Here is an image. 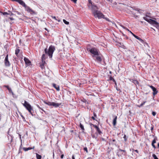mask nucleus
<instances>
[{"instance_id":"f257e3e1","label":"nucleus","mask_w":159,"mask_h":159,"mask_svg":"<svg viewBox=\"0 0 159 159\" xmlns=\"http://www.w3.org/2000/svg\"><path fill=\"white\" fill-rule=\"evenodd\" d=\"M55 50V47L53 45H50L48 50L47 48L45 49L44 52L45 54H48L49 58H51L52 56V54Z\"/></svg>"},{"instance_id":"f03ea898","label":"nucleus","mask_w":159,"mask_h":159,"mask_svg":"<svg viewBox=\"0 0 159 159\" xmlns=\"http://www.w3.org/2000/svg\"><path fill=\"white\" fill-rule=\"evenodd\" d=\"M23 105L29 111V112L33 116V115L32 112V111H33V109L31 105L27 101H25L24 103L23 104Z\"/></svg>"},{"instance_id":"7ed1b4c3","label":"nucleus","mask_w":159,"mask_h":159,"mask_svg":"<svg viewBox=\"0 0 159 159\" xmlns=\"http://www.w3.org/2000/svg\"><path fill=\"white\" fill-rule=\"evenodd\" d=\"M88 51H89L90 52L92 53V56L94 57L95 56L99 55V53L98 51L95 48H92L91 49H88Z\"/></svg>"},{"instance_id":"20e7f679","label":"nucleus","mask_w":159,"mask_h":159,"mask_svg":"<svg viewBox=\"0 0 159 159\" xmlns=\"http://www.w3.org/2000/svg\"><path fill=\"white\" fill-rule=\"evenodd\" d=\"M93 15L96 18L98 17V19H100L101 18H104V15L99 11L95 12Z\"/></svg>"},{"instance_id":"39448f33","label":"nucleus","mask_w":159,"mask_h":159,"mask_svg":"<svg viewBox=\"0 0 159 159\" xmlns=\"http://www.w3.org/2000/svg\"><path fill=\"white\" fill-rule=\"evenodd\" d=\"M25 10L30 14H35V13L33 10H32L30 7L27 5L25 7Z\"/></svg>"},{"instance_id":"423d86ee","label":"nucleus","mask_w":159,"mask_h":159,"mask_svg":"<svg viewBox=\"0 0 159 159\" xmlns=\"http://www.w3.org/2000/svg\"><path fill=\"white\" fill-rule=\"evenodd\" d=\"M91 10L92 11V12L93 14H94L95 12H97L98 11V10H97L98 9V7L93 4L91 6Z\"/></svg>"},{"instance_id":"0eeeda50","label":"nucleus","mask_w":159,"mask_h":159,"mask_svg":"<svg viewBox=\"0 0 159 159\" xmlns=\"http://www.w3.org/2000/svg\"><path fill=\"white\" fill-rule=\"evenodd\" d=\"M148 85L152 89L153 91V96H155L158 93V91L155 87L152 85Z\"/></svg>"},{"instance_id":"6e6552de","label":"nucleus","mask_w":159,"mask_h":159,"mask_svg":"<svg viewBox=\"0 0 159 159\" xmlns=\"http://www.w3.org/2000/svg\"><path fill=\"white\" fill-rule=\"evenodd\" d=\"M152 24L154 25V26L159 30V23L155 20H151Z\"/></svg>"},{"instance_id":"1a4fd4ad","label":"nucleus","mask_w":159,"mask_h":159,"mask_svg":"<svg viewBox=\"0 0 159 159\" xmlns=\"http://www.w3.org/2000/svg\"><path fill=\"white\" fill-rule=\"evenodd\" d=\"M5 64L7 66H10V62L8 60V55H7L5 59Z\"/></svg>"},{"instance_id":"9d476101","label":"nucleus","mask_w":159,"mask_h":159,"mask_svg":"<svg viewBox=\"0 0 159 159\" xmlns=\"http://www.w3.org/2000/svg\"><path fill=\"white\" fill-rule=\"evenodd\" d=\"M93 59L98 62H101L102 60L101 57L98 55L94 56Z\"/></svg>"},{"instance_id":"9b49d317","label":"nucleus","mask_w":159,"mask_h":159,"mask_svg":"<svg viewBox=\"0 0 159 159\" xmlns=\"http://www.w3.org/2000/svg\"><path fill=\"white\" fill-rule=\"evenodd\" d=\"M16 2H18L20 4L24 7L26 6L25 3L22 0H16Z\"/></svg>"},{"instance_id":"f8f14e48","label":"nucleus","mask_w":159,"mask_h":159,"mask_svg":"<svg viewBox=\"0 0 159 159\" xmlns=\"http://www.w3.org/2000/svg\"><path fill=\"white\" fill-rule=\"evenodd\" d=\"M16 2H18L20 4L24 7L26 6L25 3L22 0H16Z\"/></svg>"},{"instance_id":"ddd939ff","label":"nucleus","mask_w":159,"mask_h":159,"mask_svg":"<svg viewBox=\"0 0 159 159\" xmlns=\"http://www.w3.org/2000/svg\"><path fill=\"white\" fill-rule=\"evenodd\" d=\"M24 61L26 64L28 65H29L31 63L29 59L25 57L24 58Z\"/></svg>"},{"instance_id":"4468645a","label":"nucleus","mask_w":159,"mask_h":159,"mask_svg":"<svg viewBox=\"0 0 159 159\" xmlns=\"http://www.w3.org/2000/svg\"><path fill=\"white\" fill-rule=\"evenodd\" d=\"M53 86L57 90V91L60 90L59 86L53 83L52 84Z\"/></svg>"},{"instance_id":"2eb2a0df","label":"nucleus","mask_w":159,"mask_h":159,"mask_svg":"<svg viewBox=\"0 0 159 159\" xmlns=\"http://www.w3.org/2000/svg\"><path fill=\"white\" fill-rule=\"evenodd\" d=\"M60 104L58 103H56L54 102H52V106L57 107L60 105Z\"/></svg>"},{"instance_id":"dca6fc26","label":"nucleus","mask_w":159,"mask_h":159,"mask_svg":"<svg viewBox=\"0 0 159 159\" xmlns=\"http://www.w3.org/2000/svg\"><path fill=\"white\" fill-rule=\"evenodd\" d=\"M4 87L6 88L9 91V92L10 93H11L13 95V93L12 92L11 89V88H9L8 86V85H5Z\"/></svg>"},{"instance_id":"f3484780","label":"nucleus","mask_w":159,"mask_h":159,"mask_svg":"<svg viewBox=\"0 0 159 159\" xmlns=\"http://www.w3.org/2000/svg\"><path fill=\"white\" fill-rule=\"evenodd\" d=\"M34 146L33 148L29 147L28 148H26L24 147V148H23V149L24 151H26L29 150L31 149H34Z\"/></svg>"},{"instance_id":"a211bd4d","label":"nucleus","mask_w":159,"mask_h":159,"mask_svg":"<svg viewBox=\"0 0 159 159\" xmlns=\"http://www.w3.org/2000/svg\"><path fill=\"white\" fill-rule=\"evenodd\" d=\"M117 118V116H116L113 120V124L114 126H115L116 124Z\"/></svg>"},{"instance_id":"6ab92c4d","label":"nucleus","mask_w":159,"mask_h":159,"mask_svg":"<svg viewBox=\"0 0 159 159\" xmlns=\"http://www.w3.org/2000/svg\"><path fill=\"white\" fill-rule=\"evenodd\" d=\"M143 18L145 20L147 21L148 22L150 23L151 24H152V21L151 20H153L151 19H148L146 17H144Z\"/></svg>"},{"instance_id":"aec40b11","label":"nucleus","mask_w":159,"mask_h":159,"mask_svg":"<svg viewBox=\"0 0 159 159\" xmlns=\"http://www.w3.org/2000/svg\"><path fill=\"white\" fill-rule=\"evenodd\" d=\"M43 102L45 104H47L49 106H52V102H46V101H43Z\"/></svg>"},{"instance_id":"412c9836","label":"nucleus","mask_w":159,"mask_h":159,"mask_svg":"<svg viewBox=\"0 0 159 159\" xmlns=\"http://www.w3.org/2000/svg\"><path fill=\"white\" fill-rule=\"evenodd\" d=\"M20 49L18 48H16L15 50V54L17 56V55L20 52Z\"/></svg>"},{"instance_id":"4be33fe9","label":"nucleus","mask_w":159,"mask_h":159,"mask_svg":"<svg viewBox=\"0 0 159 159\" xmlns=\"http://www.w3.org/2000/svg\"><path fill=\"white\" fill-rule=\"evenodd\" d=\"M132 82L135 84H138L139 83L138 81L136 80H133Z\"/></svg>"},{"instance_id":"5701e85b","label":"nucleus","mask_w":159,"mask_h":159,"mask_svg":"<svg viewBox=\"0 0 159 159\" xmlns=\"http://www.w3.org/2000/svg\"><path fill=\"white\" fill-rule=\"evenodd\" d=\"M135 38L137 39L140 40L141 42H143V40L142 39L137 36H135Z\"/></svg>"},{"instance_id":"b1692460","label":"nucleus","mask_w":159,"mask_h":159,"mask_svg":"<svg viewBox=\"0 0 159 159\" xmlns=\"http://www.w3.org/2000/svg\"><path fill=\"white\" fill-rule=\"evenodd\" d=\"M36 158L37 159H41V155L38 154L37 153H36Z\"/></svg>"},{"instance_id":"393cba45","label":"nucleus","mask_w":159,"mask_h":159,"mask_svg":"<svg viewBox=\"0 0 159 159\" xmlns=\"http://www.w3.org/2000/svg\"><path fill=\"white\" fill-rule=\"evenodd\" d=\"M80 126L81 129H82V130L84 131V126L81 123H80Z\"/></svg>"},{"instance_id":"a878e982","label":"nucleus","mask_w":159,"mask_h":159,"mask_svg":"<svg viewBox=\"0 0 159 159\" xmlns=\"http://www.w3.org/2000/svg\"><path fill=\"white\" fill-rule=\"evenodd\" d=\"M109 80H112L113 82H115V84L116 85V83L115 80L111 76L110 77Z\"/></svg>"},{"instance_id":"bb28decb","label":"nucleus","mask_w":159,"mask_h":159,"mask_svg":"<svg viewBox=\"0 0 159 159\" xmlns=\"http://www.w3.org/2000/svg\"><path fill=\"white\" fill-rule=\"evenodd\" d=\"M3 14L4 15H10V16H12L14 15V14L12 13H11V14H10V13H8L7 12H4L3 13Z\"/></svg>"},{"instance_id":"cd10ccee","label":"nucleus","mask_w":159,"mask_h":159,"mask_svg":"<svg viewBox=\"0 0 159 159\" xmlns=\"http://www.w3.org/2000/svg\"><path fill=\"white\" fill-rule=\"evenodd\" d=\"M97 132H98V134H101L102 133V132L101 131V130H100V129L99 128V127H98L97 129Z\"/></svg>"},{"instance_id":"c85d7f7f","label":"nucleus","mask_w":159,"mask_h":159,"mask_svg":"<svg viewBox=\"0 0 159 159\" xmlns=\"http://www.w3.org/2000/svg\"><path fill=\"white\" fill-rule=\"evenodd\" d=\"M52 18H53V19H55L56 20H57L58 21V22H60V21H61V20H60V19H57L56 18V17L55 16H52Z\"/></svg>"},{"instance_id":"c756f323","label":"nucleus","mask_w":159,"mask_h":159,"mask_svg":"<svg viewBox=\"0 0 159 159\" xmlns=\"http://www.w3.org/2000/svg\"><path fill=\"white\" fill-rule=\"evenodd\" d=\"M45 55L43 54L42 57V60H45Z\"/></svg>"},{"instance_id":"7c9ffc66","label":"nucleus","mask_w":159,"mask_h":159,"mask_svg":"<svg viewBox=\"0 0 159 159\" xmlns=\"http://www.w3.org/2000/svg\"><path fill=\"white\" fill-rule=\"evenodd\" d=\"M63 21L64 22V23L66 24V25H68L69 24V22L68 21H66L65 20H63Z\"/></svg>"},{"instance_id":"2f4dec72","label":"nucleus","mask_w":159,"mask_h":159,"mask_svg":"<svg viewBox=\"0 0 159 159\" xmlns=\"http://www.w3.org/2000/svg\"><path fill=\"white\" fill-rule=\"evenodd\" d=\"M146 101H144V102H143V103H141L140 105L138 106V107H142L143 105H144L145 104V103H146Z\"/></svg>"},{"instance_id":"473e14b6","label":"nucleus","mask_w":159,"mask_h":159,"mask_svg":"<svg viewBox=\"0 0 159 159\" xmlns=\"http://www.w3.org/2000/svg\"><path fill=\"white\" fill-rule=\"evenodd\" d=\"M152 157L154 158V159H158L156 155L155 154H153L152 155Z\"/></svg>"},{"instance_id":"72a5a7b5","label":"nucleus","mask_w":159,"mask_h":159,"mask_svg":"<svg viewBox=\"0 0 159 159\" xmlns=\"http://www.w3.org/2000/svg\"><path fill=\"white\" fill-rule=\"evenodd\" d=\"M91 125H93V127H94L95 129H97L98 127V126H97L96 125L93 124H91Z\"/></svg>"},{"instance_id":"f704fd0d","label":"nucleus","mask_w":159,"mask_h":159,"mask_svg":"<svg viewBox=\"0 0 159 159\" xmlns=\"http://www.w3.org/2000/svg\"><path fill=\"white\" fill-rule=\"evenodd\" d=\"M84 151H85L87 153H88V150H87V147H85L84 148Z\"/></svg>"},{"instance_id":"c9c22d12","label":"nucleus","mask_w":159,"mask_h":159,"mask_svg":"<svg viewBox=\"0 0 159 159\" xmlns=\"http://www.w3.org/2000/svg\"><path fill=\"white\" fill-rule=\"evenodd\" d=\"M45 60H42V63L41 65H43V66H44V65L45 63Z\"/></svg>"},{"instance_id":"e433bc0d","label":"nucleus","mask_w":159,"mask_h":159,"mask_svg":"<svg viewBox=\"0 0 159 159\" xmlns=\"http://www.w3.org/2000/svg\"><path fill=\"white\" fill-rule=\"evenodd\" d=\"M152 114L153 116H155L156 114V112L155 111H152Z\"/></svg>"},{"instance_id":"4c0bfd02","label":"nucleus","mask_w":159,"mask_h":159,"mask_svg":"<svg viewBox=\"0 0 159 159\" xmlns=\"http://www.w3.org/2000/svg\"><path fill=\"white\" fill-rule=\"evenodd\" d=\"M156 143V139H154L152 141V143H153L154 144Z\"/></svg>"},{"instance_id":"58836bf2","label":"nucleus","mask_w":159,"mask_h":159,"mask_svg":"<svg viewBox=\"0 0 159 159\" xmlns=\"http://www.w3.org/2000/svg\"><path fill=\"white\" fill-rule=\"evenodd\" d=\"M88 1H89V4H91V6H92V5H93V4H92V2L91 0H89Z\"/></svg>"},{"instance_id":"ea45409f","label":"nucleus","mask_w":159,"mask_h":159,"mask_svg":"<svg viewBox=\"0 0 159 159\" xmlns=\"http://www.w3.org/2000/svg\"><path fill=\"white\" fill-rule=\"evenodd\" d=\"M38 107L41 110L43 111L44 112H45V111L43 109L41 108L39 105H37Z\"/></svg>"},{"instance_id":"a19ab883","label":"nucleus","mask_w":159,"mask_h":159,"mask_svg":"<svg viewBox=\"0 0 159 159\" xmlns=\"http://www.w3.org/2000/svg\"><path fill=\"white\" fill-rule=\"evenodd\" d=\"M152 147L154 148V149H155L156 148V147L155 146V145L153 143H152Z\"/></svg>"},{"instance_id":"79ce46f5","label":"nucleus","mask_w":159,"mask_h":159,"mask_svg":"<svg viewBox=\"0 0 159 159\" xmlns=\"http://www.w3.org/2000/svg\"><path fill=\"white\" fill-rule=\"evenodd\" d=\"M123 138L126 141V135H124Z\"/></svg>"},{"instance_id":"37998d69","label":"nucleus","mask_w":159,"mask_h":159,"mask_svg":"<svg viewBox=\"0 0 159 159\" xmlns=\"http://www.w3.org/2000/svg\"><path fill=\"white\" fill-rule=\"evenodd\" d=\"M136 10V11H137L139 13H140V14H141V13L142 12L141 11H139V10H138V9H137Z\"/></svg>"},{"instance_id":"c03bdc74","label":"nucleus","mask_w":159,"mask_h":159,"mask_svg":"<svg viewBox=\"0 0 159 159\" xmlns=\"http://www.w3.org/2000/svg\"><path fill=\"white\" fill-rule=\"evenodd\" d=\"M119 150L121 152H125V150H122V149H119Z\"/></svg>"},{"instance_id":"a18cd8bd","label":"nucleus","mask_w":159,"mask_h":159,"mask_svg":"<svg viewBox=\"0 0 159 159\" xmlns=\"http://www.w3.org/2000/svg\"><path fill=\"white\" fill-rule=\"evenodd\" d=\"M71 1L74 2L75 3H76V2L77 1V0H71Z\"/></svg>"},{"instance_id":"49530a36","label":"nucleus","mask_w":159,"mask_h":159,"mask_svg":"<svg viewBox=\"0 0 159 159\" xmlns=\"http://www.w3.org/2000/svg\"><path fill=\"white\" fill-rule=\"evenodd\" d=\"M15 12H16V13L18 15H20V13L19 12H18V11H16Z\"/></svg>"},{"instance_id":"de8ad7c7","label":"nucleus","mask_w":159,"mask_h":159,"mask_svg":"<svg viewBox=\"0 0 159 159\" xmlns=\"http://www.w3.org/2000/svg\"><path fill=\"white\" fill-rule=\"evenodd\" d=\"M63 157H64V155L62 154L61 156V159H62L63 158Z\"/></svg>"},{"instance_id":"09e8293b","label":"nucleus","mask_w":159,"mask_h":159,"mask_svg":"<svg viewBox=\"0 0 159 159\" xmlns=\"http://www.w3.org/2000/svg\"><path fill=\"white\" fill-rule=\"evenodd\" d=\"M40 66L42 69H43L44 68V66H43V65H41Z\"/></svg>"},{"instance_id":"8fccbe9b","label":"nucleus","mask_w":159,"mask_h":159,"mask_svg":"<svg viewBox=\"0 0 159 159\" xmlns=\"http://www.w3.org/2000/svg\"><path fill=\"white\" fill-rule=\"evenodd\" d=\"M20 116L23 120L25 119V118H24V117L21 114L20 115Z\"/></svg>"},{"instance_id":"3c124183","label":"nucleus","mask_w":159,"mask_h":159,"mask_svg":"<svg viewBox=\"0 0 159 159\" xmlns=\"http://www.w3.org/2000/svg\"><path fill=\"white\" fill-rule=\"evenodd\" d=\"M93 115H94V116H95V117L97 116L96 114L94 112L93 113Z\"/></svg>"},{"instance_id":"603ef678","label":"nucleus","mask_w":159,"mask_h":159,"mask_svg":"<svg viewBox=\"0 0 159 159\" xmlns=\"http://www.w3.org/2000/svg\"><path fill=\"white\" fill-rule=\"evenodd\" d=\"M121 27H122L123 28H124V29H125L126 27H125L124 26H123V25H121Z\"/></svg>"},{"instance_id":"864d4df0","label":"nucleus","mask_w":159,"mask_h":159,"mask_svg":"<svg viewBox=\"0 0 159 159\" xmlns=\"http://www.w3.org/2000/svg\"><path fill=\"white\" fill-rule=\"evenodd\" d=\"M134 151H135V152H136L137 153H139V152H138V150H134Z\"/></svg>"},{"instance_id":"5fc2aeb1","label":"nucleus","mask_w":159,"mask_h":159,"mask_svg":"<svg viewBox=\"0 0 159 159\" xmlns=\"http://www.w3.org/2000/svg\"><path fill=\"white\" fill-rule=\"evenodd\" d=\"M72 159H75V157L74 155H73L72 156Z\"/></svg>"},{"instance_id":"6e6d98bb","label":"nucleus","mask_w":159,"mask_h":159,"mask_svg":"<svg viewBox=\"0 0 159 159\" xmlns=\"http://www.w3.org/2000/svg\"><path fill=\"white\" fill-rule=\"evenodd\" d=\"M10 20H14V19H13V18H12V17H10Z\"/></svg>"},{"instance_id":"4d7b16f0","label":"nucleus","mask_w":159,"mask_h":159,"mask_svg":"<svg viewBox=\"0 0 159 159\" xmlns=\"http://www.w3.org/2000/svg\"><path fill=\"white\" fill-rule=\"evenodd\" d=\"M8 13H10V14H11V13H12L10 11H8Z\"/></svg>"},{"instance_id":"13d9d810","label":"nucleus","mask_w":159,"mask_h":159,"mask_svg":"<svg viewBox=\"0 0 159 159\" xmlns=\"http://www.w3.org/2000/svg\"><path fill=\"white\" fill-rule=\"evenodd\" d=\"M92 118L93 120H95V118L93 116H92Z\"/></svg>"},{"instance_id":"bf43d9fd","label":"nucleus","mask_w":159,"mask_h":159,"mask_svg":"<svg viewBox=\"0 0 159 159\" xmlns=\"http://www.w3.org/2000/svg\"><path fill=\"white\" fill-rule=\"evenodd\" d=\"M105 18V19H106L107 20V21H109V19H108V18Z\"/></svg>"},{"instance_id":"052dcab7","label":"nucleus","mask_w":159,"mask_h":159,"mask_svg":"<svg viewBox=\"0 0 159 159\" xmlns=\"http://www.w3.org/2000/svg\"><path fill=\"white\" fill-rule=\"evenodd\" d=\"M135 37V36H136V35H135L133 33L132 34Z\"/></svg>"},{"instance_id":"680f3d73","label":"nucleus","mask_w":159,"mask_h":159,"mask_svg":"<svg viewBox=\"0 0 159 159\" xmlns=\"http://www.w3.org/2000/svg\"><path fill=\"white\" fill-rule=\"evenodd\" d=\"M108 1H110L111 2L112 1V0H107Z\"/></svg>"},{"instance_id":"e2e57ef3","label":"nucleus","mask_w":159,"mask_h":159,"mask_svg":"<svg viewBox=\"0 0 159 159\" xmlns=\"http://www.w3.org/2000/svg\"><path fill=\"white\" fill-rule=\"evenodd\" d=\"M125 29L126 30H128V31H130V30H129L128 29L126 28H125Z\"/></svg>"},{"instance_id":"0e129e2a","label":"nucleus","mask_w":159,"mask_h":159,"mask_svg":"<svg viewBox=\"0 0 159 159\" xmlns=\"http://www.w3.org/2000/svg\"><path fill=\"white\" fill-rule=\"evenodd\" d=\"M112 141L113 142H115V141H116V140L115 139H113L112 140Z\"/></svg>"},{"instance_id":"69168bd1","label":"nucleus","mask_w":159,"mask_h":159,"mask_svg":"<svg viewBox=\"0 0 159 159\" xmlns=\"http://www.w3.org/2000/svg\"><path fill=\"white\" fill-rule=\"evenodd\" d=\"M157 146L158 148H159V143H158L157 144Z\"/></svg>"},{"instance_id":"338daca9","label":"nucleus","mask_w":159,"mask_h":159,"mask_svg":"<svg viewBox=\"0 0 159 159\" xmlns=\"http://www.w3.org/2000/svg\"><path fill=\"white\" fill-rule=\"evenodd\" d=\"M129 32L130 33H131V34H132L133 33H132V32H131L130 31H129Z\"/></svg>"},{"instance_id":"774afa93","label":"nucleus","mask_w":159,"mask_h":159,"mask_svg":"<svg viewBox=\"0 0 159 159\" xmlns=\"http://www.w3.org/2000/svg\"><path fill=\"white\" fill-rule=\"evenodd\" d=\"M151 28L152 29H153L154 31H155V30L154 29H153V28Z\"/></svg>"}]
</instances>
